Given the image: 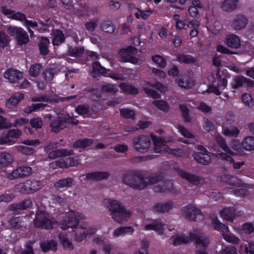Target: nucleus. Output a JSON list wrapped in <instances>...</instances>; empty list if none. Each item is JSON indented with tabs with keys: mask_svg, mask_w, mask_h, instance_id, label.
<instances>
[{
	"mask_svg": "<svg viewBox=\"0 0 254 254\" xmlns=\"http://www.w3.org/2000/svg\"><path fill=\"white\" fill-rule=\"evenodd\" d=\"M179 109L182 112V115L184 121L187 123H190L191 121V118L189 115L190 110L184 104H181L179 106Z\"/></svg>",
	"mask_w": 254,
	"mask_h": 254,
	"instance_id": "09e8293b",
	"label": "nucleus"
},
{
	"mask_svg": "<svg viewBox=\"0 0 254 254\" xmlns=\"http://www.w3.org/2000/svg\"><path fill=\"white\" fill-rule=\"evenodd\" d=\"M13 190L15 192L22 194H29L26 181L15 185L14 186Z\"/></svg>",
	"mask_w": 254,
	"mask_h": 254,
	"instance_id": "c03bdc74",
	"label": "nucleus"
},
{
	"mask_svg": "<svg viewBox=\"0 0 254 254\" xmlns=\"http://www.w3.org/2000/svg\"><path fill=\"white\" fill-rule=\"evenodd\" d=\"M84 49L82 47L69 46L68 50V55L74 57H80L84 53Z\"/></svg>",
	"mask_w": 254,
	"mask_h": 254,
	"instance_id": "a19ab883",
	"label": "nucleus"
},
{
	"mask_svg": "<svg viewBox=\"0 0 254 254\" xmlns=\"http://www.w3.org/2000/svg\"><path fill=\"white\" fill-rule=\"evenodd\" d=\"M152 104L155 106L158 109L167 113L170 109L168 104L163 100H155L152 102Z\"/></svg>",
	"mask_w": 254,
	"mask_h": 254,
	"instance_id": "a18cd8bd",
	"label": "nucleus"
},
{
	"mask_svg": "<svg viewBox=\"0 0 254 254\" xmlns=\"http://www.w3.org/2000/svg\"><path fill=\"white\" fill-rule=\"evenodd\" d=\"M75 111L79 115H84L88 114L89 110V106L87 104H82L78 105L75 108Z\"/></svg>",
	"mask_w": 254,
	"mask_h": 254,
	"instance_id": "0e129e2a",
	"label": "nucleus"
},
{
	"mask_svg": "<svg viewBox=\"0 0 254 254\" xmlns=\"http://www.w3.org/2000/svg\"><path fill=\"white\" fill-rule=\"evenodd\" d=\"M45 118L51 121L50 127H51L52 131L55 133L58 132L66 127L65 124L67 120L65 117V113L58 114L56 118L53 117L51 114H47Z\"/></svg>",
	"mask_w": 254,
	"mask_h": 254,
	"instance_id": "423d86ee",
	"label": "nucleus"
},
{
	"mask_svg": "<svg viewBox=\"0 0 254 254\" xmlns=\"http://www.w3.org/2000/svg\"><path fill=\"white\" fill-rule=\"evenodd\" d=\"M57 222L47 212L38 210L35 214L34 225L36 228L49 229L54 228Z\"/></svg>",
	"mask_w": 254,
	"mask_h": 254,
	"instance_id": "7ed1b4c3",
	"label": "nucleus"
},
{
	"mask_svg": "<svg viewBox=\"0 0 254 254\" xmlns=\"http://www.w3.org/2000/svg\"><path fill=\"white\" fill-rule=\"evenodd\" d=\"M214 228L215 230L221 231L223 233H227L229 231L228 227L224 224L219 222L217 219L214 220Z\"/></svg>",
	"mask_w": 254,
	"mask_h": 254,
	"instance_id": "680f3d73",
	"label": "nucleus"
},
{
	"mask_svg": "<svg viewBox=\"0 0 254 254\" xmlns=\"http://www.w3.org/2000/svg\"><path fill=\"white\" fill-rule=\"evenodd\" d=\"M223 238L228 242L234 245L238 244L240 241L238 237L232 234H223Z\"/></svg>",
	"mask_w": 254,
	"mask_h": 254,
	"instance_id": "69168bd1",
	"label": "nucleus"
},
{
	"mask_svg": "<svg viewBox=\"0 0 254 254\" xmlns=\"http://www.w3.org/2000/svg\"><path fill=\"white\" fill-rule=\"evenodd\" d=\"M101 26L103 31L108 33H112L115 30L114 26L110 21L104 22Z\"/></svg>",
	"mask_w": 254,
	"mask_h": 254,
	"instance_id": "052dcab7",
	"label": "nucleus"
},
{
	"mask_svg": "<svg viewBox=\"0 0 254 254\" xmlns=\"http://www.w3.org/2000/svg\"><path fill=\"white\" fill-rule=\"evenodd\" d=\"M244 84H246L248 86L254 87V81L244 76L239 75L235 77L231 85L233 89H237L243 86Z\"/></svg>",
	"mask_w": 254,
	"mask_h": 254,
	"instance_id": "4468645a",
	"label": "nucleus"
},
{
	"mask_svg": "<svg viewBox=\"0 0 254 254\" xmlns=\"http://www.w3.org/2000/svg\"><path fill=\"white\" fill-rule=\"evenodd\" d=\"M32 205V200L28 198L23 200L18 203H14L9 206V209L12 211L24 210L30 207Z\"/></svg>",
	"mask_w": 254,
	"mask_h": 254,
	"instance_id": "393cba45",
	"label": "nucleus"
},
{
	"mask_svg": "<svg viewBox=\"0 0 254 254\" xmlns=\"http://www.w3.org/2000/svg\"><path fill=\"white\" fill-rule=\"evenodd\" d=\"M1 164L2 167H5L11 163L13 161V157L12 155L7 152H1Z\"/></svg>",
	"mask_w": 254,
	"mask_h": 254,
	"instance_id": "de8ad7c7",
	"label": "nucleus"
},
{
	"mask_svg": "<svg viewBox=\"0 0 254 254\" xmlns=\"http://www.w3.org/2000/svg\"><path fill=\"white\" fill-rule=\"evenodd\" d=\"M190 239L195 246L208 247L209 245L208 238L200 230H194L190 232Z\"/></svg>",
	"mask_w": 254,
	"mask_h": 254,
	"instance_id": "6e6552de",
	"label": "nucleus"
},
{
	"mask_svg": "<svg viewBox=\"0 0 254 254\" xmlns=\"http://www.w3.org/2000/svg\"><path fill=\"white\" fill-rule=\"evenodd\" d=\"M93 143V140L91 139H80L73 143V147L75 148H85L91 146Z\"/></svg>",
	"mask_w": 254,
	"mask_h": 254,
	"instance_id": "473e14b6",
	"label": "nucleus"
},
{
	"mask_svg": "<svg viewBox=\"0 0 254 254\" xmlns=\"http://www.w3.org/2000/svg\"><path fill=\"white\" fill-rule=\"evenodd\" d=\"M87 233L84 228L81 227L78 228L75 231V240L78 242H81L83 239L86 238Z\"/></svg>",
	"mask_w": 254,
	"mask_h": 254,
	"instance_id": "864d4df0",
	"label": "nucleus"
},
{
	"mask_svg": "<svg viewBox=\"0 0 254 254\" xmlns=\"http://www.w3.org/2000/svg\"><path fill=\"white\" fill-rule=\"evenodd\" d=\"M108 208L112 219L119 223L127 221L131 215V212L127 211L125 206L117 200H110Z\"/></svg>",
	"mask_w": 254,
	"mask_h": 254,
	"instance_id": "f03ea898",
	"label": "nucleus"
},
{
	"mask_svg": "<svg viewBox=\"0 0 254 254\" xmlns=\"http://www.w3.org/2000/svg\"><path fill=\"white\" fill-rule=\"evenodd\" d=\"M54 38L53 44L54 46H59L65 41V36L63 31L60 29L55 30L53 31Z\"/></svg>",
	"mask_w": 254,
	"mask_h": 254,
	"instance_id": "c85d7f7f",
	"label": "nucleus"
},
{
	"mask_svg": "<svg viewBox=\"0 0 254 254\" xmlns=\"http://www.w3.org/2000/svg\"><path fill=\"white\" fill-rule=\"evenodd\" d=\"M163 186H164L165 193L171 192L174 194H178V190L174 188L173 182L170 180L166 181L162 183Z\"/></svg>",
	"mask_w": 254,
	"mask_h": 254,
	"instance_id": "49530a36",
	"label": "nucleus"
},
{
	"mask_svg": "<svg viewBox=\"0 0 254 254\" xmlns=\"http://www.w3.org/2000/svg\"><path fill=\"white\" fill-rule=\"evenodd\" d=\"M18 152H20L25 155H31L34 152V149L31 147H28L23 145L15 146Z\"/></svg>",
	"mask_w": 254,
	"mask_h": 254,
	"instance_id": "3c124183",
	"label": "nucleus"
},
{
	"mask_svg": "<svg viewBox=\"0 0 254 254\" xmlns=\"http://www.w3.org/2000/svg\"><path fill=\"white\" fill-rule=\"evenodd\" d=\"M40 247L44 253H46L50 250L56 252L57 250V243L52 240L46 241L41 243Z\"/></svg>",
	"mask_w": 254,
	"mask_h": 254,
	"instance_id": "2f4dec72",
	"label": "nucleus"
},
{
	"mask_svg": "<svg viewBox=\"0 0 254 254\" xmlns=\"http://www.w3.org/2000/svg\"><path fill=\"white\" fill-rule=\"evenodd\" d=\"M170 239L173 242V244L174 246H178L182 244H187L190 241V237L188 238L184 235L173 236L171 237Z\"/></svg>",
	"mask_w": 254,
	"mask_h": 254,
	"instance_id": "58836bf2",
	"label": "nucleus"
},
{
	"mask_svg": "<svg viewBox=\"0 0 254 254\" xmlns=\"http://www.w3.org/2000/svg\"><path fill=\"white\" fill-rule=\"evenodd\" d=\"M73 151L66 149H59L52 150L49 152L48 157L51 159L56 158L65 157L73 155Z\"/></svg>",
	"mask_w": 254,
	"mask_h": 254,
	"instance_id": "6ab92c4d",
	"label": "nucleus"
},
{
	"mask_svg": "<svg viewBox=\"0 0 254 254\" xmlns=\"http://www.w3.org/2000/svg\"><path fill=\"white\" fill-rule=\"evenodd\" d=\"M219 181L229 184L230 185L239 186V183L237 182L238 180L236 178L232 176L229 174H223L218 177Z\"/></svg>",
	"mask_w": 254,
	"mask_h": 254,
	"instance_id": "e433bc0d",
	"label": "nucleus"
},
{
	"mask_svg": "<svg viewBox=\"0 0 254 254\" xmlns=\"http://www.w3.org/2000/svg\"><path fill=\"white\" fill-rule=\"evenodd\" d=\"M23 98L24 95L22 93L19 92L15 93L6 100L5 106L10 109L15 108Z\"/></svg>",
	"mask_w": 254,
	"mask_h": 254,
	"instance_id": "a211bd4d",
	"label": "nucleus"
},
{
	"mask_svg": "<svg viewBox=\"0 0 254 254\" xmlns=\"http://www.w3.org/2000/svg\"><path fill=\"white\" fill-rule=\"evenodd\" d=\"M25 219V218L24 217H12L9 220L8 223L11 228L23 231L26 227Z\"/></svg>",
	"mask_w": 254,
	"mask_h": 254,
	"instance_id": "2eb2a0df",
	"label": "nucleus"
},
{
	"mask_svg": "<svg viewBox=\"0 0 254 254\" xmlns=\"http://www.w3.org/2000/svg\"><path fill=\"white\" fill-rule=\"evenodd\" d=\"M29 194H32L36 192L42 187V183L40 181L35 180L26 181Z\"/></svg>",
	"mask_w": 254,
	"mask_h": 254,
	"instance_id": "bb28decb",
	"label": "nucleus"
},
{
	"mask_svg": "<svg viewBox=\"0 0 254 254\" xmlns=\"http://www.w3.org/2000/svg\"><path fill=\"white\" fill-rule=\"evenodd\" d=\"M120 114L123 117L127 119H133L135 118L134 111L129 109H120Z\"/></svg>",
	"mask_w": 254,
	"mask_h": 254,
	"instance_id": "bf43d9fd",
	"label": "nucleus"
},
{
	"mask_svg": "<svg viewBox=\"0 0 254 254\" xmlns=\"http://www.w3.org/2000/svg\"><path fill=\"white\" fill-rule=\"evenodd\" d=\"M177 60L180 63L187 64H193L195 62V59L192 56L184 54H179L177 56Z\"/></svg>",
	"mask_w": 254,
	"mask_h": 254,
	"instance_id": "79ce46f5",
	"label": "nucleus"
},
{
	"mask_svg": "<svg viewBox=\"0 0 254 254\" xmlns=\"http://www.w3.org/2000/svg\"><path fill=\"white\" fill-rule=\"evenodd\" d=\"M132 144L136 151L144 153L147 151L150 147L151 141L148 136L140 135L136 136L132 138Z\"/></svg>",
	"mask_w": 254,
	"mask_h": 254,
	"instance_id": "20e7f679",
	"label": "nucleus"
},
{
	"mask_svg": "<svg viewBox=\"0 0 254 254\" xmlns=\"http://www.w3.org/2000/svg\"><path fill=\"white\" fill-rule=\"evenodd\" d=\"M216 142L224 151L228 152H231V149L228 146L224 139L222 136H217L216 138Z\"/></svg>",
	"mask_w": 254,
	"mask_h": 254,
	"instance_id": "338daca9",
	"label": "nucleus"
},
{
	"mask_svg": "<svg viewBox=\"0 0 254 254\" xmlns=\"http://www.w3.org/2000/svg\"><path fill=\"white\" fill-rule=\"evenodd\" d=\"M241 99L242 102L246 106L252 107L254 106V102L253 101L252 98L250 94L245 93L242 95Z\"/></svg>",
	"mask_w": 254,
	"mask_h": 254,
	"instance_id": "e2e57ef3",
	"label": "nucleus"
},
{
	"mask_svg": "<svg viewBox=\"0 0 254 254\" xmlns=\"http://www.w3.org/2000/svg\"><path fill=\"white\" fill-rule=\"evenodd\" d=\"M7 32L10 36L14 37L18 46L25 45L29 41L27 33L21 27L9 26Z\"/></svg>",
	"mask_w": 254,
	"mask_h": 254,
	"instance_id": "39448f33",
	"label": "nucleus"
},
{
	"mask_svg": "<svg viewBox=\"0 0 254 254\" xmlns=\"http://www.w3.org/2000/svg\"><path fill=\"white\" fill-rule=\"evenodd\" d=\"M164 177L165 175L163 173L154 174L145 177V180L146 183V188L148 186L153 185L161 182L163 180Z\"/></svg>",
	"mask_w": 254,
	"mask_h": 254,
	"instance_id": "b1692460",
	"label": "nucleus"
},
{
	"mask_svg": "<svg viewBox=\"0 0 254 254\" xmlns=\"http://www.w3.org/2000/svg\"><path fill=\"white\" fill-rule=\"evenodd\" d=\"M42 65L40 64H35L31 65L29 70V74L31 76L36 77L39 74Z\"/></svg>",
	"mask_w": 254,
	"mask_h": 254,
	"instance_id": "4d7b16f0",
	"label": "nucleus"
},
{
	"mask_svg": "<svg viewBox=\"0 0 254 254\" xmlns=\"http://www.w3.org/2000/svg\"><path fill=\"white\" fill-rule=\"evenodd\" d=\"M136 53V49L132 47L122 49L120 52V55L124 62L133 64H136L138 62V59L133 56Z\"/></svg>",
	"mask_w": 254,
	"mask_h": 254,
	"instance_id": "1a4fd4ad",
	"label": "nucleus"
},
{
	"mask_svg": "<svg viewBox=\"0 0 254 254\" xmlns=\"http://www.w3.org/2000/svg\"><path fill=\"white\" fill-rule=\"evenodd\" d=\"M58 238L64 250L71 251L73 249L74 247L72 243L68 240L65 236L60 234L58 235Z\"/></svg>",
	"mask_w": 254,
	"mask_h": 254,
	"instance_id": "72a5a7b5",
	"label": "nucleus"
},
{
	"mask_svg": "<svg viewBox=\"0 0 254 254\" xmlns=\"http://www.w3.org/2000/svg\"><path fill=\"white\" fill-rule=\"evenodd\" d=\"M242 147L247 151L254 150V137L253 136H248L245 137L242 140Z\"/></svg>",
	"mask_w": 254,
	"mask_h": 254,
	"instance_id": "f704fd0d",
	"label": "nucleus"
},
{
	"mask_svg": "<svg viewBox=\"0 0 254 254\" xmlns=\"http://www.w3.org/2000/svg\"><path fill=\"white\" fill-rule=\"evenodd\" d=\"M192 157L198 163L203 165H207L211 161L210 156L203 152H195L192 154Z\"/></svg>",
	"mask_w": 254,
	"mask_h": 254,
	"instance_id": "5701e85b",
	"label": "nucleus"
},
{
	"mask_svg": "<svg viewBox=\"0 0 254 254\" xmlns=\"http://www.w3.org/2000/svg\"><path fill=\"white\" fill-rule=\"evenodd\" d=\"M4 77L11 83L18 82L22 78V72L13 68L7 70L4 73Z\"/></svg>",
	"mask_w": 254,
	"mask_h": 254,
	"instance_id": "f3484780",
	"label": "nucleus"
},
{
	"mask_svg": "<svg viewBox=\"0 0 254 254\" xmlns=\"http://www.w3.org/2000/svg\"><path fill=\"white\" fill-rule=\"evenodd\" d=\"M48 105L43 103L32 104L31 106L26 107L24 111L26 114H30L32 112L44 109Z\"/></svg>",
	"mask_w": 254,
	"mask_h": 254,
	"instance_id": "37998d69",
	"label": "nucleus"
},
{
	"mask_svg": "<svg viewBox=\"0 0 254 254\" xmlns=\"http://www.w3.org/2000/svg\"><path fill=\"white\" fill-rule=\"evenodd\" d=\"M174 203L172 201H168L166 203H157L153 207L154 211L161 213L168 212L173 207Z\"/></svg>",
	"mask_w": 254,
	"mask_h": 254,
	"instance_id": "412c9836",
	"label": "nucleus"
},
{
	"mask_svg": "<svg viewBox=\"0 0 254 254\" xmlns=\"http://www.w3.org/2000/svg\"><path fill=\"white\" fill-rule=\"evenodd\" d=\"M183 216L190 221H194L196 216L200 214L201 211L192 204H189L183 208Z\"/></svg>",
	"mask_w": 254,
	"mask_h": 254,
	"instance_id": "f8f14e48",
	"label": "nucleus"
},
{
	"mask_svg": "<svg viewBox=\"0 0 254 254\" xmlns=\"http://www.w3.org/2000/svg\"><path fill=\"white\" fill-rule=\"evenodd\" d=\"M133 232V229L130 226L120 227L116 229L114 232V234L119 237L120 236L125 235L126 234H132Z\"/></svg>",
	"mask_w": 254,
	"mask_h": 254,
	"instance_id": "ea45409f",
	"label": "nucleus"
},
{
	"mask_svg": "<svg viewBox=\"0 0 254 254\" xmlns=\"http://www.w3.org/2000/svg\"><path fill=\"white\" fill-rule=\"evenodd\" d=\"M56 73V70L54 68H49L46 69L43 72V76L44 77L46 82H50L54 78Z\"/></svg>",
	"mask_w": 254,
	"mask_h": 254,
	"instance_id": "603ef678",
	"label": "nucleus"
},
{
	"mask_svg": "<svg viewBox=\"0 0 254 254\" xmlns=\"http://www.w3.org/2000/svg\"><path fill=\"white\" fill-rule=\"evenodd\" d=\"M236 208L235 207H229L224 208L220 212V216L224 219L233 222L236 216Z\"/></svg>",
	"mask_w": 254,
	"mask_h": 254,
	"instance_id": "aec40b11",
	"label": "nucleus"
},
{
	"mask_svg": "<svg viewBox=\"0 0 254 254\" xmlns=\"http://www.w3.org/2000/svg\"><path fill=\"white\" fill-rule=\"evenodd\" d=\"M50 44V41L47 37H41L38 43V46L40 50V54L41 55H47L49 51L48 47Z\"/></svg>",
	"mask_w": 254,
	"mask_h": 254,
	"instance_id": "cd10ccee",
	"label": "nucleus"
},
{
	"mask_svg": "<svg viewBox=\"0 0 254 254\" xmlns=\"http://www.w3.org/2000/svg\"><path fill=\"white\" fill-rule=\"evenodd\" d=\"M178 174L182 179L186 180L193 185L197 186L199 185L202 180L201 177L199 176L188 173L183 170H179Z\"/></svg>",
	"mask_w": 254,
	"mask_h": 254,
	"instance_id": "ddd939ff",
	"label": "nucleus"
},
{
	"mask_svg": "<svg viewBox=\"0 0 254 254\" xmlns=\"http://www.w3.org/2000/svg\"><path fill=\"white\" fill-rule=\"evenodd\" d=\"M249 20L247 16L243 14L239 13L235 15L231 22V27L237 30L244 29L247 25Z\"/></svg>",
	"mask_w": 254,
	"mask_h": 254,
	"instance_id": "9d476101",
	"label": "nucleus"
},
{
	"mask_svg": "<svg viewBox=\"0 0 254 254\" xmlns=\"http://www.w3.org/2000/svg\"><path fill=\"white\" fill-rule=\"evenodd\" d=\"M231 147L233 150H231V152H228L231 155L242 156L245 154L242 147V141L240 143L239 140L235 139L232 142Z\"/></svg>",
	"mask_w": 254,
	"mask_h": 254,
	"instance_id": "4be33fe9",
	"label": "nucleus"
},
{
	"mask_svg": "<svg viewBox=\"0 0 254 254\" xmlns=\"http://www.w3.org/2000/svg\"><path fill=\"white\" fill-rule=\"evenodd\" d=\"M33 244L31 241L27 242L25 244V248L21 250L20 254H35L32 247Z\"/></svg>",
	"mask_w": 254,
	"mask_h": 254,
	"instance_id": "774afa93",
	"label": "nucleus"
},
{
	"mask_svg": "<svg viewBox=\"0 0 254 254\" xmlns=\"http://www.w3.org/2000/svg\"><path fill=\"white\" fill-rule=\"evenodd\" d=\"M22 134L20 129L16 128L9 130L6 133L0 136V145H12L15 143Z\"/></svg>",
	"mask_w": 254,
	"mask_h": 254,
	"instance_id": "0eeeda50",
	"label": "nucleus"
},
{
	"mask_svg": "<svg viewBox=\"0 0 254 254\" xmlns=\"http://www.w3.org/2000/svg\"><path fill=\"white\" fill-rule=\"evenodd\" d=\"M152 60L154 63L158 64L161 68H164L166 66L167 64L166 60L160 55H157L153 56L152 57Z\"/></svg>",
	"mask_w": 254,
	"mask_h": 254,
	"instance_id": "6e6d98bb",
	"label": "nucleus"
},
{
	"mask_svg": "<svg viewBox=\"0 0 254 254\" xmlns=\"http://www.w3.org/2000/svg\"><path fill=\"white\" fill-rule=\"evenodd\" d=\"M86 178L90 181H100L103 180H107L110 176V173L108 172H94L86 173Z\"/></svg>",
	"mask_w": 254,
	"mask_h": 254,
	"instance_id": "dca6fc26",
	"label": "nucleus"
},
{
	"mask_svg": "<svg viewBox=\"0 0 254 254\" xmlns=\"http://www.w3.org/2000/svg\"><path fill=\"white\" fill-rule=\"evenodd\" d=\"M93 71L95 73H100L105 75L107 74V72H109V70L106 69L102 66L98 62H95L93 64Z\"/></svg>",
	"mask_w": 254,
	"mask_h": 254,
	"instance_id": "8fccbe9b",
	"label": "nucleus"
},
{
	"mask_svg": "<svg viewBox=\"0 0 254 254\" xmlns=\"http://www.w3.org/2000/svg\"><path fill=\"white\" fill-rule=\"evenodd\" d=\"M122 181L125 185L134 190L140 191L146 189L145 175L140 171L126 172L122 176Z\"/></svg>",
	"mask_w": 254,
	"mask_h": 254,
	"instance_id": "f257e3e1",
	"label": "nucleus"
},
{
	"mask_svg": "<svg viewBox=\"0 0 254 254\" xmlns=\"http://www.w3.org/2000/svg\"><path fill=\"white\" fill-rule=\"evenodd\" d=\"M226 42L227 46L232 48L237 49L241 45L240 38L236 35H228L226 37Z\"/></svg>",
	"mask_w": 254,
	"mask_h": 254,
	"instance_id": "c756f323",
	"label": "nucleus"
},
{
	"mask_svg": "<svg viewBox=\"0 0 254 254\" xmlns=\"http://www.w3.org/2000/svg\"><path fill=\"white\" fill-rule=\"evenodd\" d=\"M145 229L146 230H154L158 234L161 235L163 233V224L160 220H157L152 223L145 225Z\"/></svg>",
	"mask_w": 254,
	"mask_h": 254,
	"instance_id": "a878e982",
	"label": "nucleus"
},
{
	"mask_svg": "<svg viewBox=\"0 0 254 254\" xmlns=\"http://www.w3.org/2000/svg\"><path fill=\"white\" fill-rule=\"evenodd\" d=\"M79 217L73 212L68 213L63 221L62 228L66 230L68 228H74L79 224Z\"/></svg>",
	"mask_w": 254,
	"mask_h": 254,
	"instance_id": "9b49d317",
	"label": "nucleus"
},
{
	"mask_svg": "<svg viewBox=\"0 0 254 254\" xmlns=\"http://www.w3.org/2000/svg\"><path fill=\"white\" fill-rule=\"evenodd\" d=\"M238 0H225L222 3L221 7L223 10L231 11L236 8Z\"/></svg>",
	"mask_w": 254,
	"mask_h": 254,
	"instance_id": "c9c22d12",
	"label": "nucleus"
},
{
	"mask_svg": "<svg viewBox=\"0 0 254 254\" xmlns=\"http://www.w3.org/2000/svg\"><path fill=\"white\" fill-rule=\"evenodd\" d=\"M223 133L226 136L237 137L239 133V130L236 127H231L224 128Z\"/></svg>",
	"mask_w": 254,
	"mask_h": 254,
	"instance_id": "13d9d810",
	"label": "nucleus"
},
{
	"mask_svg": "<svg viewBox=\"0 0 254 254\" xmlns=\"http://www.w3.org/2000/svg\"><path fill=\"white\" fill-rule=\"evenodd\" d=\"M63 168H67L68 167L76 166L78 164L77 160L73 157H68L64 160L62 161Z\"/></svg>",
	"mask_w": 254,
	"mask_h": 254,
	"instance_id": "5fc2aeb1",
	"label": "nucleus"
},
{
	"mask_svg": "<svg viewBox=\"0 0 254 254\" xmlns=\"http://www.w3.org/2000/svg\"><path fill=\"white\" fill-rule=\"evenodd\" d=\"M74 180L70 177L63 178L58 180L54 184V186L57 189L64 187L69 188L72 186Z\"/></svg>",
	"mask_w": 254,
	"mask_h": 254,
	"instance_id": "7c9ffc66",
	"label": "nucleus"
},
{
	"mask_svg": "<svg viewBox=\"0 0 254 254\" xmlns=\"http://www.w3.org/2000/svg\"><path fill=\"white\" fill-rule=\"evenodd\" d=\"M120 87L127 94L135 95L138 93L137 89L130 84L122 83L120 85Z\"/></svg>",
	"mask_w": 254,
	"mask_h": 254,
	"instance_id": "4c0bfd02",
	"label": "nucleus"
}]
</instances>
